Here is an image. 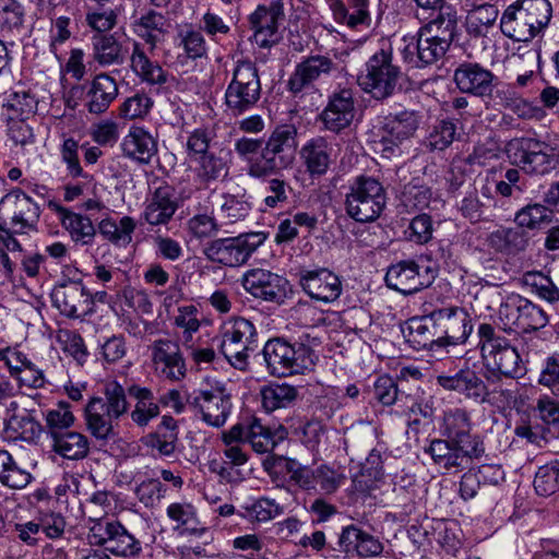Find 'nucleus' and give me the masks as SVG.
<instances>
[{
  "instance_id": "1",
  "label": "nucleus",
  "mask_w": 559,
  "mask_h": 559,
  "mask_svg": "<svg viewBox=\"0 0 559 559\" xmlns=\"http://www.w3.org/2000/svg\"><path fill=\"white\" fill-rule=\"evenodd\" d=\"M440 431L443 438L431 440L425 450L436 465L447 471H462L485 455L484 440L479 435L472 433L471 415L466 409L445 412Z\"/></svg>"
},
{
  "instance_id": "2",
  "label": "nucleus",
  "mask_w": 559,
  "mask_h": 559,
  "mask_svg": "<svg viewBox=\"0 0 559 559\" xmlns=\"http://www.w3.org/2000/svg\"><path fill=\"white\" fill-rule=\"evenodd\" d=\"M298 131L294 124L277 126L264 140L261 156L251 162L247 175L253 179H265L278 173L290 169L295 163Z\"/></svg>"
},
{
  "instance_id": "3",
  "label": "nucleus",
  "mask_w": 559,
  "mask_h": 559,
  "mask_svg": "<svg viewBox=\"0 0 559 559\" xmlns=\"http://www.w3.org/2000/svg\"><path fill=\"white\" fill-rule=\"evenodd\" d=\"M550 17L548 0H518L504 10L500 29L514 41L527 43L548 25Z\"/></svg>"
},
{
  "instance_id": "4",
  "label": "nucleus",
  "mask_w": 559,
  "mask_h": 559,
  "mask_svg": "<svg viewBox=\"0 0 559 559\" xmlns=\"http://www.w3.org/2000/svg\"><path fill=\"white\" fill-rule=\"evenodd\" d=\"M478 336L481 357L488 370L510 379L524 374L525 367L518 349L491 324L481 323L478 326Z\"/></svg>"
},
{
  "instance_id": "5",
  "label": "nucleus",
  "mask_w": 559,
  "mask_h": 559,
  "mask_svg": "<svg viewBox=\"0 0 559 559\" xmlns=\"http://www.w3.org/2000/svg\"><path fill=\"white\" fill-rule=\"evenodd\" d=\"M262 355L267 371L276 377L302 373L314 366L317 358L311 347L305 344L296 346L282 337L269 340L264 344Z\"/></svg>"
},
{
  "instance_id": "6",
  "label": "nucleus",
  "mask_w": 559,
  "mask_h": 559,
  "mask_svg": "<svg viewBox=\"0 0 559 559\" xmlns=\"http://www.w3.org/2000/svg\"><path fill=\"white\" fill-rule=\"evenodd\" d=\"M386 205L382 183L369 176H358L346 194L345 207L349 217L358 223L374 222Z\"/></svg>"
},
{
  "instance_id": "7",
  "label": "nucleus",
  "mask_w": 559,
  "mask_h": 559,
  "mask_svg": "<svg viewBox=\"0 0 559 559\" xmlns=\"http://www.w3.org/2000/svg\"><path fill=\"white\" fill-rule=\"evenodd\" d=\"M266 234L252 231L236 237L217 238L206 242L203 254L213 263L227 267H237L248 262L257 249L263 245Z\"/></svg>"
},
{
  "instance_id": "8",
  "label": "nucleus",
  "mask_w": 559,
  "mask_h": 559,
  "mask_svg": "<svg viewBox=\"0 0 559 559\" xmlns=\"http://www.w3.org/2000/svg\"><path fill=\"white\" fill-rule=\"evenodd\" d=\"M401 70L392 62V53L381 49L366 62L365 72L357 78L358 85L377 100L392 96L397 87Z\"/></svg>"
},
{
  "instance_id": "9",
  "label": "nucleus",
  "mask_w": 559,
  "mask_h": 559,
  "mask_svg": "<svg viewBox=\"0 0 559 559\" xmlns=\"http://www.w3.org/2000/svg\"><path fill=\"white\" fill-rule=\"evenodd\" d=\"M254 324L245 318H236L224 329L219 348L226 360L240 371L249 366V356L258 347Z\"/></svg>"
},
{
  "instance_id": "10",
  "label": "nucleus",
  "mask_w": 559,
  "mask_h": 559,
  "mask_svg": "<svg viewBox=\"0 0 559 559\" xmlns=\"http://www.w3.org/2000/svg\"><path fill=\"white\" fill-rule=\"evenodd\" d=\"M261 82L255 64L251 61H238L233 80L225 92V104L233 115H241L259 102Z\"/></svg>"
},
{
  "instance_id": "11",
  "label": "nucleus",
  "mask_w": 559,
  "mask_h": 559,
  "mask_svg": "<svg viewBox=\"0 0 559 559\" xmlns=\"http://www.w3.org/2000/svg\"><path fill=\"white\" fill-rule=\"evenodd\" d=\"M274 460L289 474L292 481L307 491L331 495L345 479L342 473L325 464L311 468L292 459L280 456Z\"/></svg>"
},
{
  "instance_id": "12",
  "label": "nucleus",
  "mask_w": 559,
  "mask_h": 559,
  "mask_svg": "<svg viewBox=\"0 0 559 559\" xmlns=\"http://www.w3.org/2000/svg\"><path fill=\"white\" fill-rule=\"evenodd\" d=\"M188 405L201 414L202 420L213 427H222L231 411V394L221 382L200 389L187 399Z\"/></svg>"
},
{
  "instance_id": "13",
  "label": "nucleus",
  "mask_w": 559,
  "mask_h": 559,
  "mask_svg": "<svg viewBox=\"0 0 559 559\" xmlns=\"http://www.w3.org/2000/svg\"><path fill=\"white\" fill-rule=\"evenodd\" d=\"M545 144L533 138H514L504 147L511 165L527 174H545L551 168L554 158L544 152Z\"/></svg>"
},
{
  "instance_id": "14",
  "label": "nucleus",
  "mask_w": 559,
  "mask_h": 559,
  "mask_svg": "<svg viewBox=\"0 0 559 559\" xmlns=\"http://www.w3.org/2000/svg\"><path fill=\"white\" fill-rule=\"evenodd\" d=\"M384 280L388 287L403 295H412L429 287L435 280V273L413 260H403L388 269Z\"/></svg>"
},
{
  "instance_id": "15",
  "label": "nucleus",
  "mask_w": 559,
  "mask_h": 559,
  "mask_svg": "<svg viewBox=\"0 0 559 559\" xmlns=\"http://www.w3.org/2000/svg\"><path fill=\"white\" fill-rule=\"evenodd\" d=\"M440 349L447 345L465 343L473 330L465 310L456 307L433 310Z\"/></svg>"
},
{
  "instance_id": "16",
  "label": "nucleus",
  "mask_w": 559,
  "mask_h": 559,
  "mask_svg": "<svg viewBox=\"0 0 559 559\" xmlns=\"http://www.w3.org/2000/svg\"><path fill=\"white\" fill-rule=\"evenodd\" d=\"M91 532L95 544L105 546L116 556L133 557L141 551L140 542L119 522H99Z\"/></svg>"
},
{
  "instance_id": "17",
  "label": "nucleus",
  "mask_w": 559,
  "mask_h": 559,
  "mask_svg": "<svg viewBox=\"0 0 559 559\" xmlns=\"http://www.w3.org/2000/svg\"><path fill=\"white\" fill-rule=\"evenodd\" d=\"M379 538L350 524L342 528L335 547L332 550L343 555L345 559L378 557L383 551Z\"/></svg>"
},
{
  "instance_id": "18",
  "label": "nucleus",
  "mask_w": 559,
  "mask_h": 559,
  "mask_svg": "<svg viewBox=\"0 0 559 559\" xmlns=\"http://www.w3.org/2000/svg\"><path fill=\"white\" fill-rule=\"evenodd\" d=\"M242 286L254 298L281 305L287 297L288 281L270 271L253 269L243 275Z\"/></svg>"
},
{
  "instance_id": "19",
  "label": "nucleus",
  "mask_w": 559,
  "mask_h": 559,
  "mask_svg": "<svg viewBox=\"0 0 559 559\" xmlns=\"http://www.w3.org/2000/svg\"><path fill=\"white\" fill-rule=\"evenodd\" d=\"M51 300L69 318H80L92 312V294L81 281H67L57 285L51 293Z\"/></svg>"
},
{
  "instance_id": "20",
  "label": "nucleus",
  "mask_w": 559,
  "mask_h": 559,
  "mask_svg": "<svg viewBox=\"0 0 559 559\" xmlns=\"http://www.w3.org/2000/svg\"><path fill=\"white\" fill-rule=\"evenodd\" d=\"M436 380L444 390L456 392L476 403L491 402L490 395L496 393V390L490 392L481 377L471 368L461 369L453 376L440 374Z\"/></svg>"
},
{
  "instance_id": "21",
  "label": "nucleus",
  "mask_w": 559,
  "mask_h": 559,
  "mask_svg": "<svg viewBox=\"0 0 559 559\" xmlns=\"http://www.w3.org/2000/svg\"><path fill=\"white\" fill-rule=\"evenodd\" d=\"M338 70V64L326 55H310L304 58L295 68L287 85L290 92L299 93L322 78Z\"/></svg>"
},
{
  "instance_id": "22",
  "label": "nucleus",
  "mask_w": 559,
  "mask_h": 559,
  "mask_svg": "<svg viewBox=\"0 0 559 559\" xmlns=\"http://www.w3.org/2000/svg\"><path fill=\"white\" fill-rule=\"evenodd\" d=\"M298 277L299 285L312 299L329 304L336 300L342 293L340 277L325 267L300 270Z\"/></svg>"
},
{
  "instance_id": "23",
  "label": "nucleus",
  "mask_w": 559,
  "mask_h": 559,
  "mask_svg": "<svg viewBox=\"0 0 559 559\" xmlns=\"http://www.w3.org/2000/svg\"><path fill=\"white\" fill-rule=\"evenodd\" d=\"M0 206L8 207L10 226L16 234H25L28 229H35L40 209L31 197L22 191L5 194L0 200Z\"/></svg>"
},
{
  "instance_id": "24",
  "label": "nucleus",
  "mask_w": 559,
  "mask_h": 559,
  "mask_svg": "<svg viewBox=\"0 0 559 559\" xmlns=\"http://www.w3.org/2000/svg\"><path fill=\"white\" fill-rule=\"evenodd\" d=\"M285 17L283 0H273L270 5H258L250 14L249 23L254 31V39L260 47L276 43L278 24Z\"/></svg>"
},
{
  "instance_id": "25",
  "label": "nucleus",
  "mask_w": 559,
  "mask_h": 559,
  "mask_svg": "<svg viewBox=\"0 0 559 559\" xmlns=\"http://www.w3.org/2000/svg\"><path fill=\"white\" fill-rule=\"evenodd\" d=\"M449 50L445 44L418 29L416 37L402 50L403 60L413 68H423L439 61Z\"/></svg>"
},
{
  "instance_id": "26",
  "label": "nucleus",
  "mask_w": 559,
  "mask_h": 559,
  "mask_svg": "<svg viewBox=\"0 0 559 559\" xmlns=\"http://www.w3.org/2000/svg\"><path fill=\"white\" fill-rule=\"evenodd\" d=\"M355 117V102L352 90L342 88L334 92L326 107L320 115L324 128L331 132L340 133L348 128Z\"/></svg>"
},
{
  "instance_id": "27",
  "label": "nucleus",
  "mask_w": 559,
  "mask_h": 559,
  "mask_svg": "<svg viewBox=\"0 0 559 559\" xmlns=\"http://www.w3.org/2000/svg\"><path fill=\"white\" fill-rule=\"evenodd\" d=\"M493 73L477 62H463L454 71L453 80L462 93L478 97L492 94L495 87Z\"/></svg>"
},
{
  "instance_id": "28",
  "label": "nucleus",
  "mask_w": 559,
  "mask_h": 559,
  "mask_svg": "<svg viewBox=\"0 0 559 559\" xmlns=\"http://www.w3.org/2000/svg\"><path fill=\"white\" fill-rule=\"evenodd\" d=\"M152 358L156 370L164 378L179 381L186 376V364L178 343L157 340L152 345Z\"/></svg>"
},
{
  "instance_id": "29",
  "label": "nucleus",
  "mask_w": 559,
  "mask_h": 559,
  "mask_svg": "<svg viewBox=\"0 0 559 559\" xmlns=\"http://www.w3.org/2000/svg\"><path fill=\"white\" fill-rule=\"evenodd\" d=\"M421 121V115L416 110H402L390 114L381 127L382 143L399 145L415 135Z\"/></svg>"
},
{
  "instance_id": "30",
  "label": "nucleus",
  "mask_w": 559,
  "mask_h": 559,
  "mask_svg": "<svg viewBox=\"0 0 559 559\" xmlns=\"http://www.w3.org/2000/svg\"><path fill=\"white\" fill-rule=\"evenodd\" d=\"M300 159L311 178L324 176L333 157V145L324 136H314L307 141L299 151Z\"/></svg>"
},
{
  "instance_id": "31",
  "label": "nucleus",
  "mask_w": 559,
  "mask_h": 559,
  "mask_svg": "<svg viewBox=\"0 0 559 559\" xmlns=\"http://www.w3.org/2000/svg\"><path fill=\"white\" fill-rule=\"evenodd\" d=\"M118 84L108 73H99L88 84L85 107L90 114H104L118 96Z\"/></svg>"
},
{
  "instance_id": "32",
  "label": "nucleus",
  "mask_w": 559,
  "mask_h": 559,
  "mask_svg": "<svg viewBox=\"0 0 559 559\" xmlns=\"http://www.w3.org/2000/svg\"><path fill=\"white\" fill-rule=\"evenodd\" d=\"M48 207L60 216L62 226L71 238L81 245H90L96 236V229L87 216L74 213L55 201H49Z\"/></svg>"
},
{
  "instance_id": "33",
  "label": "nucleus",
  "mask_w": 559,
  "mask_h": 559,
  "mask_svg": "<svg viewBox=\"0 0 559 559\" xmlns=\"http://www.w3.org/2000/svg\"><path fill=\"white\" fill-rule=\"evenodd\" d=\"M178 204L174 199V190L169 186L158 187L150 199L143 217L150 225H165L174 216Z\"/></svg>"
},
{
  "instance_id": "34",
  "label": "nucleus",
  "mask_w": 559,
  "mask_h": 559,
  "mask_svg": "<svg viewBox=\"0 0 559 559\" xmlns=\"http://www.w3.org/2000/svg\"><path fill=\"white\" fill-rule=\"evenodd\" d=\"M121 148L124 156L140 164H148L157 153V142L143 128H131L122 140Z\"/></svg>"
},
{
  "instance_id": "35",
  "label": "nucleus",
  "mask_w": 559,
  "mask_h": 559,
  "mask_svg": "<svg viewBox=\"0 0 559 559\" xmlns=\"http://www.w3.org/2000/svg\"><path fill=\"white\" fill-rule=\"evenodd\" d=\"M103 407L102 397H92L85 406V419L88 432L102 444H106L116 438L112 421L117 418L107 416Z\"/></svg>"
},
{
  "instance_id": "36",
  "label": "nucleus",
  "mask_w": 559,
  "mask_h": 559,
  "mask_svg": "<svg viewBox=\"0 0 559 559\" xmlns=\"http://www.w3.org/2000/svg\"><path fill=\"white\" fill-rule=\"evenodd\" d=\"M407 331V342L415 349H440L433 311L429 316L409 319Z\"/></svg>"
},
{
  "instance_id": "37",
  "label": "nucleus",
  "mask_w": 559,
  "mask_h": 559,
  "mask_svg": "<svg viewBox=\"0 0 559 559\" xmlns=\"http://www.w3.org/2000/svg\"><path fill=\"white\" fill-rule=\"evenodd\" d=\"M437 11V15L419 29L424 31L426 35L436 37L440 43L445 44L450 48L457 35L459 19L456 10L449 5L441 7Z\"/></svg>"
},
{
  "instance_id": "38",
  "label": "nucleus",
  "mask_w": 559,
  "mask_h": 559,
  "mask_svg": "<svg viewBox=\"0 0 559 559\" xmlns=\"http://www.w3.org/2000/svg\"><path fill=\"white\" fill-rule=\"evenodd\" d=\"M128 394L135 400L134 409L130 416L139 427L147 426L151 419L159 415L158 403L150 389L132 384L128 388Z\"/></svg>"
},
{
  "instance_id": "39",
  "label": "nucleus",
  "mask_w": 559,
  "mask_h": 559,
  "mask_svg": "<svg viewBox=\"0 0 559 559\" xmlns=\"http://www.w3.org/2000/svg\"><path fill=\"white\" fill-rule=\"evenodd\" d=\"M499 10L493 4H481L468 11L465 20L466 32L472 37H485L493 28Z\"/></svg>"
},
{
  "instance_id": "40",
  "label": "nucleus",
  "mask_w": 559,
  "mask_h": 559,
  "mask_svg": "<svg viewBox=\"0 0 559 559\" xmlns=\"http://www.w3.org/2000/svg\"><path fill=\"white\" fill-rule=\"evenodd\" d=\"M52 449L68 460H81L87 456L90 444L83 433L68 430L52 438Z\"/></svg>"
},
{
  "instance_id": "41",
  "label": "nucleus",
  "mask_w": 559,
  "mask_h": 559,
  "mask_svg": "<svg viewBox=\"0 0 559 559\" xmlns=\"http://www.w3.org/2000/svg\"><path fill=\"white\" fill-rule=\"evenodd\" d=\"M93 57L100 66L121 64L124 51L121 44L109 34H95L92 37Z\"/></svg>"
},
{
  "instance_id": "42",
  "label": "nucleus",
  "mask_w": 559,
  "mask_h": 559,
  "mask_svg": "<svg viewBox=\"0 0 559 559\" xmlns=\"http://www.w3.org/2000/svg\"><path fill=\"white\" fill-rule=\"evenodd\" d=\"M166 17L154 10L147 11L136 22V33L153 50L166 33Z\"/></svg>"
},
{
  "instance_id": "43",
  "label": "nucleus",
  "mask_w": 559,
  "mask_h": 559,
  "mask_svg": "<svg viewBox=\"0 0 559 559\" xmlns=\"http://www.w3.org/2000/svg\"><path fill=\"white\" fill-rule=\"evenodd\" d=\"M262 406L266 412L289 407L295 403L298 391L288 384H270L260 391Z\"/></svg>"
},
{
  "instance_id": "44",
  "label": "nucleus",
  "mask_w": 559,
  "mask_h": 559,
  "mask_svg": "<svg viewBox=\"0 0 559 559\" xmlns=\"http://www.w3.org/2000/svg\"><path fill=\"white\" fill-rule=\"evenodd\" d=\"M7 431L14 439L33 442L39 438L43 427L29 412L13 414L7 424Z\"/></svg>"
},
{
  "instance_id": "45",
  "label": "nucleus",
  "mask_w": 559,
  "mask_h": 559,
  "mask_svg": "<svg viewBox=\"0 0 559 559\" xmlns=\"http://www.w3.org/2000/svg\"><path fill=\"white\" fill-rule=\"evenodd\" d=\"M32 475L17 466L12 455L0 450V483L12 489H23L32 480Z\"/></svg>"
},
{
  "instance_id": "46",
  "label": "nucleus",
  "mask_w": 559,
  "mask_h": 559,
  "mask_svg": "<svg viewBox=\"0 0 559 559\" xmlns=\"http://www.w3.org/2000/svg\"><path fill=\"white\" fill-rule=\"evenodd\" d=\"M492 248L508 254L523 251L528 242L527 235L520 228L499 229L489 237Z\"/></svg>"
},
{
  "instance_id": "47",
  "label": "nucleus",
  "mask_w": 559,
  "mask_h": 559,
  "mask_svg": "<svg viewBox=\"0 0 559 559\" xmlns=\"http://www.w3.org/2000/svg\"><path fill=\"white\" fill-rule=\"evenodd\" d=\"M131 67L143 81L150 84H164L167 80L162 67L158 63L152 62L138 44L134 45Z\"/></svg>"
},
{
  "instance_id": "48",
  "label": "nucleus",
  "mask_w": 559,
  "mask_h": 559,
  "mask_svg": "<svg viewBox=\"0 0 559 559\" xmlns=\"http://www.w3.org/2000/svg\"><path fill=\"white\" fill-rule=\"evenodd\" d=\"M127 392L124 388L117 381H109L104 385V404L103 409L106 415L119 419L128 413L129 403L127 401Z\"/></svg>"
},
{
  "instance_id": "49",
  "label": "nucleus",
  "mask_w": 559,
  "mask_h": 559,
  "mask_svg": "<svg viewBox=\"0 0 559 559\" xmlns=\"http://www.w3.org/2000/svg\"><path fill=\"white\" fill-rule=\"evenodd\" d=\"M24 28V10L16 0H0V31L16 36Z\"/></svg>"
},
{
  "instance_id": "50",
  "label": "nucleus",
  "mask_w": 559,
  "mask_h": 559,
  "mask_svg": "<svg viewBox=\"0 0 559 559\" xmlns=\"http://www.w3.org/2000/svg\"><path fill=\"white\" fill-rule=\"evenodd\" d=\"M456 123L453 119L439 120L425 139L423 145L430 152L444 151L456 138Z\"/></svg>"
},
{
  "instance_id": "51",
  "label": "nucleus",
  "mask_w": 559,
  "mask_h": 559,
  "mask_svg": "<svg viewBox=\"0 0 559 559\" xmlns=\"http://www.w3.org/2000/svg\"><path fill=\"white\" fill-rule=\"evenodd\" d=\"M135 226L134 219L130 216H123L119 224L111 218H106L98 224V231L114 243L129 245Z\"/></svg>"
},
{
  "instance_id": "52",
  "label": "nucleus",
  "mask_w": 559,
  "mask_h": 559,
  "mask_svg": "<svg viewBox=\"0 0 559 559\" xmlns=\"http://www.w3.org/2000/svg\"><path fill=\"white\" fill-rule=\"evenodd\" d=\"M193 163L197 164L195 174L201 183L218 180L228 174L227 163L212 151Z\"/></svg>"
},
{
  "instance_id": "53",
  "label": "nucleus",
  "mask_w": 559,
  "mask_h": 559,
  "mask_svg": "<svg viewBox=\"0 0 559 559\" xmlns=\"http://www.w3.org/2000/svg\"><path fill=\"white\" fill-rule=\"evenodd\" d=\"M246 442L258 453L272 451L276 445L274 435L269 427L261 424L260 419L253 418L246 429Z\"/></svg>"
},
{
  "instance_id": "54",
  "label": "nucleus",
  "mask_w": 559,
  "mask_h": 559,
  "mask_svg": "<svg viewBox=\"0 0 559 559\" xmlns=\"http://www.w3.org/2000/svg\"><path fill=\"white\" fill-rule=\"evenodd\" d=\"M537 495L549 497L559 490V463L540 466L534 478Z\"/></svg>"
},
{
  "instance_id": "55",
  "label": "nucleus",
  "mask_w": 559,
  "mask_h": 559,
  "mask_svg": "<svg viewBox=\"0 0 559 559\" xmlns=\"http://www.w3.org/2000/svg\"><path fill=\"white\" fill-rule=\"evenodd\" d=\"M245 510L246 516L251 521L267 522L283 514L284 507L274 499L261 497L245 507Z\"/></svg>"
},
{
  "instance_id": "56",
  "label": "nucleus",
  "mask_w": 559,
  "mask_h": 559,
  "mask_svg": "<svg viewBox=\"0 0 559 559\" xmlns=\"http://www.w3.org/2000/svg\"><path fill=\"white\" fill-rule=\"evenodd\" d=\"M73 423L74 416L66 402H60L58 408L49 411L46 415V427L51 439L68 431Z\"/></svg>"
},
{
  "instance_id": "57",
  "label": "nucleus",
  "mask_w": 559,
  "mask_h": 559,
  "mask_svg": "<svg viewBox=\"0 0 559 559\" xmlns=\"http://www.w3.org/2000/svg\"><path fill=\"white\" fill-rule=\"evenodd\" d=\"M167 515L173 521L179 523L181 526H185L186 530L190 531L193 534H202L205 528H198V519L197 512L192 504L190 503H171L167 508Z\"/></svg>"
},
{
  "instance_id": "58",
  "label": "nucleus",
  "mask_w": 559,
  "mask_h": 559,
  "mask_svg": "<svg viewBox=\"0 0 559 559\" xmlns=\"http://www.w3.org/2000/svg\"><path fill=\"white\" fill-rule=\"evenodd\" d=\"M373 395L384 406L403 402L404 394L399 390L396 382L390 376H380L373 384Z\"/></svg>"
},
{
  "instance_id": "59",
  "label": "nucleus",
  "mask_w": 559,
  "mask_h": 559,
  "mask_svg": "<svg viewBox=\"0 0 559 559\" xmlns=\"http://www.w3.org/2000/svg\"><path fill=\"white\" fill-rule=\"evenodd\" d=\"M522 314L520 330L523 332L536 331L548 323V317L544 309L534 305L526 298L522 300Z\"/></svg>"
},
{
  "instance_id": "60",
  "label": "nucleus",
  "mask_w": 559,
  "mask_h": 559,
  "mask_svg": "<svg viewBox=\"0 0 559 559\" xmlns=\"http://www.w3.org/2000/svg\"><path fill=\"white\" fill-rule=\"evenodd\" d=\"M38 100L27 91L15 92L9 103L10 120H26L37 111Z\"/></svg>"
},
{
  "instance_id": "61",
  "label": "nucleus",
  "mask_w": 559,
  "mask_h": 559,
  "mask_svg": "<svg viewBox=\"0 0 559 559\" xmlns=\"http://www.w3.org/2000/svg\"><path fill=\"white\" fill-rule=\"evenodd\" d=\"M552 211L545 205L535 203L528 204L516 213L515 222L520 227L535 228L544 222H550Z\"/></svg>"
},
{
  "instance_id": "62",
  "label": "nucleus",
  "mask_w": 559,
  "mask_h": 559,
  "mask_svg": "<svg viewBox=\"0 0 559 559\" xmlns=\"http://www.w3.org/2000/svg\"><path fill=\"white\" fill-rule=\"evenodd\" d=\"M523 297L511 296L499 308V318L504 325V330H520L522 314Z\"/></svg>"
},
{
  "instance_id": "63",
  "label": "nucleus",
  "mask_w": 559,
  "mask_h": 559,
  "mask_svg": "<svg viewBox=\"0 0 559 559\" xmlns=\"http://www.w3.org/2000/svg\"><path fill=\"white\" fill-rule=\"evenodd\" d=\"M180 45L189 59H198L206 56V43L200 31L187 29L180 32Z\"/></svg>"
},
{
  "instance_id": "64",
  "label": "nucleus",
  "mask_w": 559,
  "mask_h": 559,
  "mask_svg": "<svg viewBox=\"0 0 559 559\" xmlns=\"http://www.w3.org/2000/svg\"><path fill=\"white\" fill-rule=\"evenodd\" d=\"M432 191L425 185L408 183L403 191V200L406 206L424 210L429 206Z\"/></svg>"
}]
</instances>
